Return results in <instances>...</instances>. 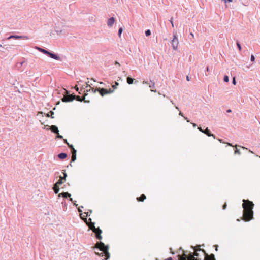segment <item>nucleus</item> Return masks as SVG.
I'll return each instance as SVG.
<instances>
[{"instance_id": "5701e85b", "label": "nucleus", "mask_w": 260, "mask_h": 260, "mask_svg": "<svg viewBox=\"0 0 260 260\" xmlns=\"http://www.w3.org/2000/svg\"><path fill=\"white\" fill-rule=\"evenodd\" d=\"M87 95V93H85L84 96L83 97H82V98H81V101L80 102L84 101L85 103H89V101L85 100V96Z\"/></svg>"}, {"instance_id": "473e14b6", "label": "nucleus", "mask_w": 260, "mask_h": 260, "mask_svg": "<svg viewBox=\"0 0 260 260\" xmlns=\"http://www.w3.org/2000/svg\"><path fill=\"white\" fill-rule=\"evenodd\" d=\"M236 45H237V47H238V48L239 50L240 51H241V45H240V43H239L238 41H237V42H236Z\"/></svg>"}, {"instance_id": "20e7f679", "label": "nucleus", "mask_w": 260, "mask_h": 260, "mask_svg": "<svg viewBox=\"0 0 260 260\" xmlns=\"http://www.w3.org/2000/svg\"><path fill=\"white\" fill-rule=\"evenodd\" d=\"M75 95L74 94H68L64 96L62 99L61 101L63 102H69L73 101L75 99Z\"/></svg>"}, {"instance_id": "ddd939ff", "label": "nucleus", "mask_w": 260, "mask_h": 260, "mask_svg": "<svg viewBox=\"0 0 260 260\" xmlns=\"http://www.w3.org/2000/svg\"><path fill=\"white\" fill-rule=\"evenodd\" d=\"M97 91H99V93L101 94L102 96H103L106 94L105 89L104 88H97Z\"/></svg>"}, {"instance_id": "c03bdc74", "label": "nucleus", "mask_w": 260, "mask_h": 260, "mask_svg": "<svg viewBox=\"0 0 260 260\" xmlns=\"http://www.w3.org/2000/svg\"><path fill=\"white\" fill-rule=\"evenodd\" d=\"M57 134V137L58 138H59V139H63V136H61V135H59V133H58V134Z\"/></svg>"}, {"instance_id": "a19ab883", "label": "nucleus", "mask_w": 260, "mask_h": 260, "mask_svg": "<svg viewBox=\"0 0 260 260\" xmlns=\"http://www.w3.org/2000/svg\"><path fill=\"white\" fill-rule=\"evenodd\" d=\"M232 83L234 84V85H235L236 84V78L235 77H233V80H232Z\"/></svg>"}, {"instance_id": "3c124183", "label": "nucleus", "mask_w": 260, "mask_h": 260, "mask_svg": "<svg viewBox=\"0 0 260 260\" xmlns=\"http://www.w3.org/2000/svg\"><path fill=\"white\" fill-rule=\"evenodd\" d=\"M89 82H86V87H90V85L88 83Z\"/></svg>"}, {"instance_id": "c9c22d12", "label": "nucleus", "mask_w": 260, "mask_h": 260, "mask_svg": "<svg viewBox=\"0 0 260 260\" xmlns=\"http://www.w3.org/2000/svg\"><path fill=\"white\" fill-rule=\"evenodd\" d=\"M250 60L252 62H254L255 61V57L253 55H251Z\"/></svg>"}, {"instance_id": "09e8293b", "label": "nucleus", "mask_w": 260, "mask_h": 260, "mask_svg": "<svg viewBox=\"0 0 260 260\" xmlns=\"http://www.w3.org/2000/svg\"><path fill=\"white\" fill-rule=\"evenodd\" d=\"M224 2L226 3L227 2H232L233 0H224Z\"/></svg>"}, {"instance_id": "e433bc0d", "label": "nucleus", "mask_w": 260, "mask_h": 260, "mask_svg": "<svg viewBox=\"0 0 260 260\" xmlns=\"http://www.w3.org/2000/svg\"><path fill=\"white\" fill-rule=\"evenodd\" d=\"M235 154H241V152H240V150L236 148V150L235 151Z\"/></svg>"}, {"instance_id": "a211bd4d", "label": "nucleus", "mask_w": 260, "mask_h": 260, "mask_svg": "<svg viewBox=\"0 0 260 260\" xmlns=\"http://www.w3.org/2000/svg\"><path fill=\"white\" fill-rule=\"evenodd\" d=\"M67 157V154L66 153H61L58 155V157L60 159H63Z\"/></svg>"}, {"instance_id": "0e129e2a", "label": "nucleus", "mask_w": 260, "mask_h": 260, "mask_svg": "<svg viewBox=\"0 0 260 260\" xmlns=\"http://www.w3.org/2000/svg\"><path fill=\"white\" fill-rule=\"evenodd\" d=\"M184 119H185V120H187V121L188 122H189V121L187 119V117H184Z\"/></svg>"}, {"instance_id": "f03ea898", "label": "nucleus", "mask_w": 260, "mask_h": 260, "mask_svg": "<svg viewBox=\"0 0 260 260\" xmlns=\"http://www.w3.org/2000/svg\"><path fill=\"white\" fill-rule=\"evenodd\" d=\"M171 44L174 50H177L179 44V41L177 38V34L176 32H173V38L171 41Z\"/></svg>"}, {"instance_id": "5fc2aeb1", "label": "nucleus", "mask_w": 260, "mask_h": 260, "mask_svg": "<svg viewBox=\"0 0 260 260\" xmlns=\"http://www.w3.org/2000/svg\"><path fill=\"white\" fill-rule=\"evenodd\" d=\"M165 260H173V258L171 257H170L169 258H167Z\"/></svg>"}, {"instance_id": "f257e3e1", "label": "nucleus", "mask_w": 260, "mask_h": 260, "mask_svg": "<svg viewBox=\"0 0 260 260\" xmlns=\"http://www.w3.org/2000/svg\"><path fill=\"white\" fill-rule=\"evenodd\" d=\"M242 208H243L242 220L245 221H249L253 217V208L254 204L252 201L248 200H243Z\"/></svg>"}, {"instance_id": "338daca9", "label": "nucleus", "mask_w": 260, "mask_h": 260, "mask_svg": "<svg viewBox=\"0 0 260 260\" xmlns=\"http://www.w3.org/2000/svg\"><path fill=\"white\" fill-rule=\"evenodd\" d=\"M206 70L208 72L209 71V67H207Z\"/></svg>"}, {"instance_id": "423d86ee", "label": "nucleus", "mask_w": 260, "mask_h": 260, "mask_svg": "<svg viewBox=\"0 0 260 260\" xmlns=\"http://www.w3.org/2000/svg\"><path fill=\"white\" fill-rule=\"evenodd\" d=\"M96 248L99 249V250L104 252V250L106 249L107 246H109L108 245H105L103 242L100 241L96 243Z\"/></svg>"}, {"instance_id": "f704fd0d", "label": "nucleus", "mask_w": 260, "mask_h": 260, "mask_svg": "<svg viewBox=\"0 0 260 260\" xmlns=\"http://www.w3.org/2000/svg\"><path fill=\"white\" fill-rule=\"evenodd\" d=\"M75 99H74V100H76L77 101H80V102L81 101V97H80V96H76V95H75Z\"/></svg>"}, {"instance_id": "8fccbe9b", "label": "nucleus", "mask_w": 260, "mask_h": 260, "mask_svg": "<svg viewBox=\"0 0 260 260\" xmlns=\"http://www.w3.org/2000/svg\"><path fill=\"white\" fill-rule=\"evenodd\" d=\"M186 80H187V81H189L190 80V78L188 76H187Z\"/></svg>"}, {"instance_id": "49530a36", "label": "nucleus", "mask_w": 260, "mask_h": 260, "mask_svg": "<svg viewBox=\"0 0 260 260\" xmlns=\"http://www.w3.org/2000/svg\"><path fill=\"white\" fill-rule=\"evenodd\" d=\"M198 129L200 131H201V132H202V133H203L204 130H203V129H202V128H201V127H198Z\"/></svg>"}, {"instance_id": "c756f323", "label": "nucleus", "mask_w": 260, "mask_h": 260, "mask_svg": "<svg viewBox=\"0 0 260 260\" xmlns=\"http://www.w3.org/2000/svg\"><path fill=\"white\" fill-rule=\"evenodd\" d=\"M150 82L151 83L150 85H149V87L154 88L155 87V83L153 81H150Z\"/></svg>"}, {"instance_id": "2eb2a0df", "label": "nucleus", "mask_w": 260, "mask_h": 260, "mask_svg": "<svg viewBox=\"0 0 260 260\" xmlns=\"http://www.w3.org/2000/svg\"><path fill=\"white\" fill-rule=\"evenodd\" d=\"M206 260H216L215 258V256L213 254H211L210 255L207 254L206 256Z\"/></svg>"}, {"instance_id": "37998d69", "label": "nucleus", "mask_w": 260, "mask_h": 260, "mask_svg": "<svg viewBox=\"0 0 260 260\" xmlns=\"http://www.w3.org/2000/svg\"><path fill=\"white\" fill-rule=\"evenodd\" d=\"M226 207H227V204H226V203H225L223 204V206H222V209H223V210H225V209H226Z\"/></svg>"}, {"instance_id": "72a5a7b5", "label": "nucleus", "mask_w": 260, "mask_h": 260, "mask_svg": "<svg viewBox=\"0 0 260 260\" xmlns=\"http://www.w3.org/2000/svg\"><path fill=\"white\" fill-rule=\"evenodd\" d=\"M69 198H70V201L72 202V203L74 204V205L75 206L77 207L78 205L76 204V203H75L76 201H73V199L72 198H70V197H69Z\"/></svg>"}, {"instance_id": "b1692460", "label": "nucleus", "mask_w": 260, "mask_h": 260, "mask_svg": "<svg viewBox=\"0 0 260 260\" xmlns=\"http://www.w3.org/2000/svg\"><path fill=\"white\" fill-rule=\"evenodd\" d=\"M67 145L68 147L72 149V152H74V150H76L75 148H74V146L72 144H70L69 143H67Z\"/></svg>"}, {"instance_id": "a18cd8bd", "label": "nucleus", "mask_w": 260, "mask_h": 260, "mask_svg": "<svg viewBox=\"0 0 260 260\" xmlns=\"http://www.w3.org/2000/svg\"><path fill=\"white\" fill-rule=\"evenodd\" d=\"M62 206H63V207H65V208H67V205L66 204V203H63V202H62Z\"/></svg>"}, {"instance_id": "f3484780", "label": "nucleus", "mask_w": 260, "mask_h": 260, "mask_svg": "<svg viewBox=\"0 0 260 260\" xmlns=\"http://www.w3.org/2000/svg\"><path fill=\"white\" fill-rule=\"evenodd\" d=\"M76 150H74V152H72L71 161H75L76 159Z\"/></svg>"}, {"instance_id": "c85d7f7f", "label": "nucleus", "mask_w": 260, "mask_h": 260, "mask_svg": "<svg viewBox=\"0 0 260 260\" xmlns=\"http://www.w3.org/2000/svg\"><path fill=\"white\" fill-rule=\"evenodd\" d=\"M229 79L228 76L224 75V78H223V81L225 82H229Z\"/></svg>"}, {"instance_id": "4c0bfd02", "label": "nucleus", "mask_w": 260, "mask_h": 260, "mask_svg": "<svg viewBox=\"0 0 260 260\" xmlns=\"http://www.w3.org/2000/svg\"><path fill=\"white\" fill-rule=\"evenodd\" d=\"M21 36V38L20 39H29V37L28 36Z\"/></svg>"}, {"instance_id": "0eeeda50", "label": "nucleus", "mask_w": 260, "mask_h": 260, "mask_svg": "<svg viewBox=\"0 0 260 260\" xmlns=\"http://www.w3.org/2000/svg\"><path fill=\"white\" fill-rule=\"evenodd\" d=\"M50 57H51L52 59L57 60H61V58L60 56H59L58 55L54 54L53 53L48 52V53L47 54Z\"/></svg>"}, {"instance_id": "774afa93", "label": "nucleus", "mask_w": 260, "mask_h": 260, "mask_svg": "<svg viewBox=\"0 0 260 260\" xmlns=\"http://www.w3.org/2000/svg\"><path fill=\"white\" fill-rule=\"evenodd\" d=\"M183 260H188L187 257L185 256V257L183 258Z\"/></svg>"}, {"instance_id": "4be33fe9", "label": "nucleus", "mask_w": 260, "mask_h": 260, "mask_svg": "<svg viewBox=\"0 0 260 260\" xmlns=\"http://www.w3.org/2000/svg\"><path fill=\"white\" fill-rule=\"evenodd\" d=\"M62 196L64 198H68V197H71V194H70L68 192H63L62 193Z\"/></svg>"}, {"instance_id": "bf43d9fd", "label": "nucleus", "mask_w": 260, "mask_h": 260, "mask_svg": "<svg viewBox=\"0 0 260 260\" xmlns=\"http://www.w3.org/2000/svg\"><path fill=\"white\" fill-rule=\"evenodd\" d=\"M218 141L221 142V143H224L223 141H222V139H218Z\"/></svg>"}, {"instance_id": "e2e57ef3", "label": "nucleus", "mask_w": 260, "mask_h": 260, "mask_svg": "<svg viewBox=\"0 0 260 260\" xmlns=\"http://www.w3.org/2000/svg\"><path fill=\"white\" fill-rule=\"evenodd\" d=\"M179 114V115L183 116V114L181 112H180Z\"/></svg>"}, {"instance_id": "a878e982", "label": "nucleus", "mask_w": 260, "mask_h": 260, "mask_svg": "<svg viewBox=\"0 0 260 260\" xmlns=\"http://www.w3.org/2000/svg\"><path fill=\"white\" fill-rule=\"evenodd\" d=\"M105 91H106V94H107L112 93V92H113L114 90L111 89H109V90L105 89Z\"/></svg>"}, {"instance_id": "13d9d810", "label": "nucleus", "mask_w": 260, "mask_h": 260, "mask_svg": "<svg viewBox=\"0 0 260 260\" xmlns=\"http://www.w3.org/2000/svg\"><path fill=\"white\" fill-rule=\"evenodd\" d=\"M115 64H117L118 66H120V63L118 62H117V61H115Z\"/></svg>"}, {"instance_id": "bb28decb", "label": "nucleus", "mask_w": 260, "mask_h": 260, "mask_svg": "<svg viewBox=\"0 0 260 260\" xmlns=\"http://www.w3.org/2000/svg\"><path fill=\"white\" fill-rule=\"evenodd\" d=\"M95 237L97 239L101 240L102 239V236H101V234H96Z\"/></svg>"}, {"instance_id": "7ed1b4c3", "label": "nucleus", "mask_w": 260, "mask_h": 260, "mask_svg": "<svg viewBox=\"0 0 260 260\" xmlns=\"http://www.w3.org/2000/svg\"><path fill=\"white\" fill-rule=\"evenodd\" d=\"M66 180H58V181L54 184L52 189L55 194L58 193L59 191V185L63 183Z\"/></svg>"}, {"instance_id": "39448f33", "label": "nucleus", "mask_w": 260, "mask_h": 260, "mask_svg": "<svg viewBox=\"0 0 260 260\" xmlns=\"http://www.w3.org/2000/svg\"><path fill=\"white\" fill-rule=\"evenodd\" d=\"M67 177V174L65 173V172H63V171H61L60 172H56L55 174V177L57 179L59 178V179H66V178Z\"/></svg>"}, {"instance_id": "aec40b11", "label": "nucleus", "mask_w": 260, "mask_h": 260, "mask_svg": "<svg viewBox=\"0 0 260 260\" xmlns=\"http://www.w3.org/2000/svg\"><path fill=\"white\" fill-rule=\"evenodd\" d=\"M134 79L130 77H128L127 78V82L128 84H132L133 83V82H134Z\"/></svg>"}, {"instance_id": "6e6d98bb", "label": "nucleus", "mask_w": 260, "mask_h": 260, "mask_svg": "<svg viewBox=\"0 0 260 260\" xmlns=\"http://www.w3.org/2000/svg\"><path fill=\"white\" fill-rule=\"evenodd\" d=\"M63 141L67 145V143H69L68 142H67V139H63Z\"/></svg>"}, {"instance_id": "9d476101", "label": "nucleus", "mask_w": 260, "mask_h": 260, "mask_svg": "<svg viewBox=\"0 0 260 260\" xmlns=\"http://www.w3.org/2000/svg\"><path fill=\"white\" fill-rule=\"evenodd\" d=\"M115 22V18L114 17H111L109 18L107 22V25L109 27H112Z\"/></svg>"}, {"instance_id": "6e6552de", "label": "nucleus", "mask_w": 260, "mask_h": 260, "mask_svg": "<svg viewBox=\"0 0 260 260\" xmlns=\"http://www.w3.org/2000/svg\"><path fill=\"white\" fill-rule=\"evenodd\" d=\"M91 224L93 225V229H92V231L95 234H98L99 233V234H102V231L101 229H100V228L99 227H98V228H95V226H94V224H95V223L94 222H91Z\"/></svg>"}, {"instance_id": "9b49d317", "label": "nucleus", "mask_w": 260, "mask_h": 260, "mask_svg": "<svg viewBox=\"0 0 260 260\" xmlns=\"http://www.w3.org/2000/svg\"><path fill=\"white\" fill-rule=\"evenodd\" d=\"M203 133L207 135L209 137L212 136L214 139L216 138L214 134H211L208 128H206V129L204 130Z\"/></svg>"}, {"instance_id": "2f4dec72", "label": "nucleus", "mask_w": 260, "mask_h": 260, "mask_svg": "<svg viewBox=\"0 0 260 260\" xmlns=\"http://www.w3.org/2000/svg\"><path fill=\"white\" fill-rule=\"evenodd\" d=\"M151 35V31L149 29H147L145 31V35L146 36H149Z\"/></svg>"}, {"instance_id": "864d4df0", "label": "nucleus", "mask_w": 260, "mask_h": 260, "mask_svg": "<svg viewBox=\"0 0 260 260\" xmlns=\"http://www.w3.org/2000/svg\"><path fill=\"white\" fill-rule=\"evenodd\" d=\"M192 126L194 127H196L197 126V125L196 123H191Z\"/></svg>"}, {"instance_id": "1a4fd4ad", "label": "nucleus", "mask_w": 260, "mask_h": 260, "mask_svg": "<svg viewBox=\"0 0 260 260\" xmlns=\"http://www.w3.org/2000/svg\"><path fill=\"white\" fill-rule=\"evenodd\" d=\"M104 256H105V260H108L110 257V254L109 252V246H107L106 249L104 250Z\"/></svg>"}, {"instance_id": "dca6fc26", "label": "nucleus", "mask_w": 260, "mask_h": 260, "mask_svg": "<svg viewBox=\"0 0 260 260\" xmlns=\"http://www.w3.org/2000/svg\"><path fill=\"white\" fill-rule=\"evenodd\" d=\"M36 48L39 50V51H40L41 52L47 55V53H48V51L43 49V48H40L39 47H36Z\"/></svg>"}, {"instance_id": "ea45409f", "label": "nucleus", "mask_w": 260, "mask_h": 260, "mask_svg": "<svg viewBox=\"0 0 260 260\" xmlns=\"http://www.w3.org/2000/svg\"><path fill=\"white\" fill-rule=\"evenodd\" d=\"M81 208H83V207L82 206H80L78 208V212L79 213H81L82 212V209Z\"/></svg>"}, {"instance_id": "cd10ccee", "label": "nucleus", "mask_w": 260, "mask_h": 260, "mask_svg": "<svg viewBox=\"0 0 260 260\" xmlns=\"http://www.w3.org/2000/svg\"><path fill=\"white\" fill-rule=\"evenodd\" d=\"M95 253L96 255H97L100 257H103L104 256V252H101V253L95 252Z\"/></svg>"}, {"instance_id": "393cba45", "label": "nucleus", "mask_w": 260, "mask_h": 260, "mask_svg": "<svg viewBox=\"0 0 260 260\" xmlns=\"http://www.w3.org/2000/svg\"><path fill=\"white\" fill-rule=\"evenodd\" d=\"M92 213L91 210H88V211L84 212V214H86V216H90L91 213Z\"/></svg>"}, {"instance_id": "4468645a", "label": "nucleus", "mask_w": 260, "mask_h": 260, "mask_svg": "<svg viewBox=\"0 0 260 260\" xmlns=\"http://www.w3.org/2000/svg\"><path fill=\"white\" fill-rule=\"evenodd\" d=\"M146 199V197L145 194H142L140 197L137 198V200L138 202H143Z\"/></svg>"}, {"instance_id": "6ab92c4d", "label": "nucleus", "mask_w": 260, "mask_h": 260, "mask_svg": "<svg viewBox=\"0 0 260 260\" xmlns=\"http://www.w3.org/2000/svg\"><path fill=\"white\" fill-rule=\"evenodd\" d=\"M21 37L20 36H18V35H11L7 39H20Z\"/></svg>"}, {"instance_id": "69168bd1", "label": "nucleus", "mask_w": 260, "mask_h": 260, "mask_svg": "<svg viewBox=\"0 0 260 260\" xmlns=\"http://www.w3.org/2000/svg\"><path fill=\"white\" fill-rule=\"evenodd\" d=\"M215 247H216L215 250H216V251H217V250H218V246H217V245H216V246H215Z\"/></svg>"}, {"instance_id": "412c9836", "label": "nucleus", "mask_w": 260, "mask_h": 260, "mask_svg": "<svg viewBox=\"0 0 260 260\" xmlns=\"http://www.w3.org/2000/svg\"><path fill=\"white\" fill-rule=\"evenodd\" d=\"M90 88L89 89L86 90V92L92 91L93 93H95L97 91V89H94L93 88L91 87V86L89 87Z\"/></svg>"}, {"instance_id": "4d7b16f0", "label": "nucleus", "mask_w": 260, "mask_h": 260, "mask_svg": "<svg viewBox=\"0 0 260 260\" xmlns=\"http://www.w3.org/2000/svg\"><path fill=\"white\" fill-rule=\"evenodd\" d=\"M226 112H227L228 113H231V112H232V110H231V109H229L227 110Z\"/></svg>"}, {"instance_id": "7c9ffc66", "label": "nucleus", "mask_w": 260, "mask_h": 260, "mask_svg": "<svg viewBox=\"0 0 260 260\" xmlns=\"http://www.w3.org/2000/svg\"><path fill=\"white\" fill-rule=\"evenodd\" d=\"M123 28L122 27H120L119 28V30H118V36L119 37H121V33L123 31Z\"/></svg>"}, {"instance_id": "603ef678", "label": "nucleus", "mask_w": 260, "mask_h": 260, "mask_svg": "<svg viewBox=\"0 0 260 260\" xmlns=\"http://www.w3.org/2000/svg\"><path fill=\"white\" fill-rule=\"evenodd\" d=\"M75 90H76V91H78V90H79V88L78 87V86H76L75 87Z\"/></svg>"}, {"instance_id": "58836bf2", "label": "nucleus", "mask_w": 260, "mask_h": 260, "mask_svg": "<svg viewBox=\"0 0 260 260\" xmlns=\"http://www.w3.org/2000/svg\"><path fill=\"white\" fill-rule=\"evenodd\" d=\"M118 85H119V83L118 82H115V85H112V87L114 89H116V86H118Z\"/></svg>"}, {"instance_id": "de8ad7c7", "label": "nucleus", "mask_w": 260, "mask_h": 260, "mask_svg": "<svg viewBox=\"0 0 260 260\" xmlns=\"http://www.w3.org/2000/svg\"><path fill=\"white\" fill-rule=\"evenodd\" d=\"M50 113L51 114V118H54V117H53L52 115L54 114V112H53V111H51L50 112Z\"/></svg>"}, {"instance_id": "79ce46f5", "label": "nucleus", "mask_w": 260, "mask_h": 260, "mask_svg": "<svg viewBox=\"0 0 260 260\" xmlns=\"http://www.w3.org/2000/svg\"><path fill=\"white\" fill-rule=\"evenodd\" d=\"M170 22L172 25V26L173 27H174V23H173V18H171V19L170 20Z\"/></svg>"}, {"instance_id": "f8f14e48", "label": "nucleus", "mask_w": 260, "mask_h": 260, "mask_svg": "<svg viewBox=\"0 0 260 260\" xmlns=\"http://www.w3.org/2000/svg\"><path fill=\"white\" fill-rule=\"evenodd\" d=\"M52 132L55 133V134H58L59 132V130L58 129V127L56 125H52L49 128Z\"/></svg>"}, {"instance_id": "680f3d73", "label": "nucleus", "mask_w": 260, "mask_h": 260, "mask_svg": "<svg viewBox=\"0 0 260 260\" xmlns=\"http://www.w3.org/2000/svg\"><path fill=\"white\" fill-rule=\"evenodd\" d=\"M143 84H148V82H147V81H144L143 82Z\"/></svg>"}, {"instance_id": "052dcab7", "label": "nucleus", "mask_w": 260, "mask_h": 260, "mask_svg": "<svg viewBox=\"0 0 260 260\" xmlns=\"http://www.w3.org/2000/svg\"><path fill=\"white\" fill-rule=\"evenodd\" d=\"M190 35L191 36H192V37H194V35L193 34V33L191 32V33L190 34Z\"/></svg>"}]
</instances>
